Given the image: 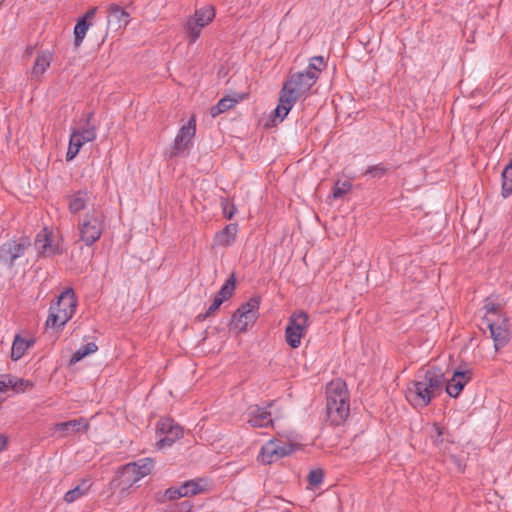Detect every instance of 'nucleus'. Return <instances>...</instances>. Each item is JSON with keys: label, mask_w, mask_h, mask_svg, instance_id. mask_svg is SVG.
Returning a JSON list of instances; mask_svg holds the SVG:
<instances>
[{"label": "nucleus", "mask_w": 512, "mask_h": 512, "mask_svg": "<svg viewBox=\"0 0 512 512\" xmlns=\"http://www.w3.org/2000/svg\"><path fill=\"white\" fill-rule=\"evenodd\" d=\"M471 373L467 371H455L452 378L447 382L446 392L449 396L456 398L465 385L470 381Z\"/></svg>", "instance_id": "6ab92c4d"}, {"label": "nucleus", "mask_w": 512, "mask_h": 512, "mask_svg": "<svg viewBox=\"0 0 512 512\" xmlns=\"http://www.w3.org/2000/svg\"><path fill=\"white\" fill-rule=\"evenodd\" d=\"M97 11L98 8L93 7L77 21L74 27V44L76 47H79L82 44L88 29L93 25V19L95 18Z\"/></svg>", "instance_id": "dca6fc26"}, {"label": "nucleus", "mask_w": 512, "mask_h": 512, "mask_svg": "<svg viewBox=\"0 0 512 512\" xmlns=\"http://www.w3.org/2000/svg\"><path fill=\"white\" fill-rule=\"evenodd\" d=\"M309 326V316L304 311H299L289 317L285 329V340L291 348H298L301 339Z\"/></svg>", "instance_id": "1a4fd4ad"}, {"label": "nucleus", "mask_w": 512, "mask_h": 512, "mask_svg": "<svg viewBox=\"0 0 512 512\" xmlns=\"http://www.w3.org/2000/svg\"><path fill=\"white\" fill-rule=\"evenodd\" d=\"M224 302L223 299H221L219 296H215L211 305L208 307L205 316H210L213 312H215L221 304Z\"/></svg>", "instance_id": "58836bf2"}, {"label": "nucleus", "mask_w": 512, "mask_h": 512, "mask_svg": "<svg viewBox=\"0 0 512 512\" xmlns=\"http://www.w3.org/2000/svg\"><path fill=\"white\" fill-rule=\"evenodd\" d=\"M89 200L90 197L87 191L80 190L75 192L69 197V211L72 214L79 213L80 211L84 210L87 207Z\"/></svg>", "instance_id": "b1692460"}, {"label": "nucleus", "mask_w": 512, "mask_h": 512, "mask_svg": "<svg viewBox=\"0 0 512 512\" xmlns=\"http://www.w3.org/2000/svg\"><path fill=\"white\" fill-rule=\"evenodd\" d=\"M238 225L231 223L226 225L222 231L216 234L214 242L217 246L228 247L231 246L237 236Z\"/></svg>", "instance_id": "412c9836"}, {"label": "nucleus", "mask_w": 512, "mask_h": 512, "mask_svg": "<svg viewBox=\"0 0 512 512\" xmlns=\"http://www.w3.org/2000/svg\"><path fill=\"white\" fill-rule=\"evenodd\" d=\"M215 17L212 6H205L195 11L194 15L186 23L187 36L190 43L196 42L200 37L202 29L207 26Z\"/></svg>", "instance_id": "9b49d317"}, {"label": "nucleus", "mask_w": 512, "mask_h": 512, "mask_svg": "<svg viewBox=\"0 0 512 512\" xmlns=\"http://www.w3.org/2000/svg\"><path fill=\"white\" fill-rule=\"evenodd\" d=\"M52 53L50 51H44L37 55L34 65L31 70L33 78H40L50 67L52 61Z\"/></svg>", "instance_id": "5701e85b"}, {"label": "nucleus", "mask_w": 512, "mask_h": 512, "mask_svg": "<svg viewBox=\"0 0 512 512\" xmlns=\"http://www.w3.org/2000/svg\"><path fill=\"white\" fill-rule=\"evenodd\" d=\"M484 309H485L484 321H485V323H487V319H490L489 315H495L498 311V307L493 303H487L484 305Z\"/></svg>", "instance_id": "ea45409f"}, {"label": "nucleus", "mask_w": 512, "mask_h": 512, "mask_svg": "<svg viewBox=\"0 0 512 512\" xmlns=\"http://www.w3.org/2000/svg\"><path fill=\"white\" fill-rule=\"evenodd\" d=\"M8 388V384L6 383V379L4 376H0V391L3 392Z\"/></svg>", "instance_id": "37998d69"}, {"label": "nucleus", "mask_w": 512, "mask_h": 512, "mask_svg": "<svg viewBox=\"0 0 512 512\" xmlns=\"http://www.w3.org/2000/svg\"><path fill=\"white\" fill-rule=\"evenodd\" d=\"M443 384L444 374L441 369H426L407 386L406 399L415 408H424L442 392Z\"/></svg>", "instance_id": "f03ea898"}, {"label": "nucleus", "mask_w": 512, "mask_h": 512, "mask_svg": "<svg viewBox=\"0 0 512 512\" xmlns=\"http://www.w3.org/2000/svg\"><path fill=\"white\" fill-rule=\"evenodd\" d=\"M486 326L490 331V335L494 341V346L496 350L507 344L510 335L506 327L505 321H502L501 324H498L496 323V321L492 319H487Z\"/></svg>", "instance_id": "a211bd4d"}, {"label": "nucleus", "mask_w": 512, "mask_h": 512, "mask_svg": "<svg viewBox=\"0 0 512 512\" xmlns=\"http://www.w3.org/2000/svg\"><path fill=\"white\" fill-rule=\"evenodd\" d=\"M32 341L25 340L20 335H16L12 343L11 358L14 361L19 360L32 345Z\"/></svg>", "instance_id": "c85d7f7f"}, {"label": "nucleus", "mask_w": 512, "mask_h": 512, "mask_svg": "<svg viewBox=\"0 0 512 512\" xmlns=\"http://www.w3.org/2000/svg\"><path fill=\"white\" fill-rule=\"evenodd\" d=\"M77 300L72 288L65 289L57 301L51 304L49 315L46 320V327L59 329L63 327L75 313Z\"/></svg>", "instance_id": "20e7f679"}, {"label": "nucleus", "mask_w": 512, "mask_h": 512, "mask_svg": "<svg viewBox=\"0 0 512 512\" xmlns=\"http://www.w3.org/2000/svg\"><path fill=\"white\" fill-rule=\"evenodd\" d=\"M196 122L192 117L187 124L183 125L174 140V144L171 147L170 156L178 157L183 156L187 153L191 140L195 136Z\"/></svg>", "instance_id": "f8f14e48"}, {"label": "nucleus", "mask_w": 512, "mask_h": 512, "mask_svg": "<svg viewBox=\"0 0 512 512\" xmlns=\"http://www.w3.org/2000/svg\"><path fill=\"white\" fill-rule=\"evenodd\" d=\"M502 194L504 197L512 194V161L502 172Z\"/></svg>", "instance_id": "7c9ffc66"}, {"label": "nucleus", "mask_w": 512, "mask_h": 512, "mask_svg": "<svg viewBox=\"0 0 512 512\" xmlns=\"http://www.w3.org/2000/svg\"><path fill=\"white\" fill-rule=\"evenodd\" d=\"M235 284H236V279H235L234 274H232L222 285L217 296H219L224 301L228 300L233 295V292L235 290Z\"/></svg>", "instance_id": "473e14b6"}, {"label": "nucleus", "mask_w": 512, "mask_h": 512, "mask_svg": "<svg viewBox=\"0 0 512 512\" xmlns=\"http://www.w3.org/2000/svg\"><path fill=\"white\" fill-rule=\"evenodd\" d=\"M8 387H11L16 392H25L26 390L33 387L32 382L23 378H17L14 376H8L6 379Z\"/></svg>", "instance_id": "2f4dec72"}, {"label": "nucleus", "mask_w": 512, "mask_h": 512, "mask_svg": "<svg viewBox=\"0 0 512 512\" xmlns=\"http://www.w3.org/2000/svg\"><path fill=\"white\" fill-rule=\"evenodd\" d=\"M324 67H325V63H324L323 57L315 56L310 59L307 71L317 72L319 75Z\"/></svg>", "instance_id": "f704fd0d"}, {"label": "nucleus", "mask_w": 512, "mask_h": 512, "mask_svg": "<svg viewBox=\"0 0 512 512\" xmlns=\"http://www.w3.org/2000/svg\"><path fill=\"white\" fill-rule=\"evenodd\" d=\"M104 230L105 216L98 210L85 214L78 222L80 239L86 246H91L98 241Z\"/></svg>", "instance_id": "423d86ee"}, {"label": "nucleus", "mask_w": 512, "mask_h": 512, "mask_svg": "<svg viewBox=\"0 0 512 512\" xmlns=\"http://www.w3.org/2000/svg\"><path fill=\"white\" fill-rule=\"evenodd\" d=\"M247 422L252 427L263 428L272 424L271 412L268 407L251 406L247 412Z\"/></svg>", "instance_id": "f3484780"}, {"label": "nucleus", "mask_w": 512, "mask_h": 512, "mask_svg": "<svg viewBox=\"0 0 512 512\" xmlns=\"http://www.w3.org/2000/svg\"><path fill=\"white\" fill-rule=\"evenodd\" d=\"M87 427V422L83 418H80L57 423L54 425L53 429L56 433H59L61 437H66L85 431Z\"/></svg>", "instance_id": "aec40b11"}, {"label": "nucleus", "mask_w": 512, "mask_h": 512, "mask_svg": "<svg viewBox=\"0 0 512 512\" xmlns=\"http://www.w3.org/2000/svg\"><path fill=\"white\" fill-rule=\"evenodd\" d=\"M443 428L439 424H434L430 431V438L432 439L435 445H440L443 443Z\"/></svg>", "instance_id": "e433bc0d"}, {"label": "nucleus", "mask_w": 512, "mask_h": 512, "mask_svg": "<svg viewBox=\"0 0 512 512\" xmlns=\"http://www.w3.org/2000/svg\"><path fill=\"white\" fill-rule=\"evenodd\" d=\"M91 486L92 482L90 479H83L79 485L65 493L64 501L67 503H73L74 501L86 496L89 493Z\"/></svg>", "instance_id": "393cba45"}, {"label": "nucleus", "mask_w": 512, "mask_h": 512, "mask_svg": "<svg viewBox=\"0 0 512 512\" xmlns=\"http://www.w3.org/2000/svg\"><path fill=\"white\" fill-rule=\"evenodd\" d=\"M259 306V297H252L242 304L232 316L231 325L233 329L243 332L253 325L258 316Z\"/></svg>", "instance_id": "6e6552de"}, {"label": "nucleus", "mask_w": 512, "mask_h": 512, "mask_svg": "<svg viewBox=\"0 0 512 512\" xmlns=\"http://www.w3.org/2000/svg\"><path fill=\"white\" fill-rule=\"evenodd\" d=\"M35 246L39 253L45 256H52L58 252V248L53 244L50 234L44 229L35 239Z\"/></svg>", "instance_id": "4be33fe9"}, {"label": "nucleus", "mask_w": 512, "mask_h": 512, "mask_svg": "<svg viewBox=\"0 0 512 512\" xmlns=\"http://www.w3.org/2000/svg\"><path fill=\"white\" fill-rule=\"evenodd\" d=\"M236 212V208L232 205L230 209L227 208V205L223 206V213L227 219H231Z\"/></svg>", "instance_id": "a19ab883"}, {"label": "nucleus", "mask_w": 512, "mask_h": 512, "mask_svg": "<svg viewBox=\"0 0 512 512\" xmlns=\"http://www.w3.org/2000/svg\"><path fill=\"white\" fill-rule=\"evenodd\" d=\"M351 189V183L344 181V182H337L335 186L333 187V198L339 199L343 195H345L349 190Z\"/></svg>", "instance_id": "72a5a7b5"}, {"label": "nucleus", "mask_w": 512, "mask_h": 512, "mask_svg": "<svg viewBox=\"0 0 512 512\" xmlns=\"http://www.w3.org/2000/svg\"><path fill=\"white\" fill-rule=\"evenodd\" d=\"M7 445V437L4 435H0V453L5 450Z\"/></svg>", "instance_id": "79ce46f5"}, {"label": "nucleus", "mask_w": 512, "mask_h": 512, "mask_svg": "<svg viewBox=\"0 0 512 512\" xmlns=\"http://www.w3.org/2000/svg\"><path fill=\"white\" fill-rule=\"evenodd\" d=\"M202 487L200 486V483L195 480H189L184 482L179 487H170L168 488L164 495L165 497L170 500H178L183 497H190L199 494L202 492Z\"/></svg>", "instance_id": "2eb2a0df"}, {"label": "nucleus", "mask_w": 512, "mask_h": 512, "mask_svg": "<svg viewBox=\"0 0 512 512\" xmlns=\"http://www.w3.org/2000/svg\"><path fill=\"white\" fill-rule=\"evenodd\" d=\"M298 448L299 446L294 443H284L278 438L270 439L261 447L257 460L262 464H271L292 454Z\"/></svg>", "instance_id": "0eeeda50"}, {"label": "nucleus", "mask_w": 512, "mask_h": 512, "mask_svg": "<svg viewBox=\"0 0 512 512\" xmlns=\"http://www.w3.org/2000/svg\"><path fill=\"white\" fill-rule=\"evenodd\" d=\"M30 242L26 238H22L19 241L10 240L5 242L0 247V263L12 267L14 261L22 257L29 247Z\"/></svg>", "instance_id": "ddd939ff"}, {"label": "nucleus", "mask_w": 512, "mask_h": 512, "mask_svg": "<svg viewBox=\"0 0 512 512\" xmlns=\"http://www.w3.org/2000/svg\"><path fill=\"white\" fill-rule=\"evenodd\" d=\"M93 114L88 113L85 116V124L77 128L78 135L84 139V141L93 142L97 137L96 127L91 124Z\"/></svg>", "instance_id": "cd10ccee"}, {"label": "nucleus", "mask_w": 512, "mask_h": 512, "mask_svg": "<svg viewBox=\"0 0 512 512\" xmlns=\"http://www.w3.org/2000/svg\"><path fill=\"white\" fill-rule=\"evenodd\" d=\"M98 347L94 342H89L84 346L77 349L70 359L71 364H75L82 360L84 357L93 354L97 351Z\"/></svg>", "instance_id": "c756f323"}, {"label": "nucleus", "mask_w": 512, "mask_h": 512, "mask_svg": "<svg viewBox=\"0 0 512 512\" xmlns=\"http://www.w3.org/2000/svg\"><path fill=\"white\" fill-rule=\"evenodd\" d=\"M153 467L154 461L152 458H142L128 463L120 469L113 485L119 489L121 494H125L135 483L149 475Z\"/></svg>", "instance_id": "39448f33"}, {"label": "nucleus", "mask_w": 512, "mask_h": 512, "mask_svg": "<svg viewBox=\"0 0 512 512\" xmlns=\"http://www.w3.org/2000/svg\"><path fill=\"white\" fill-rule=\"evenodd\" d=\"M326 395L328 419L332 424L339 425L347 419L350 412L346 384L340 379L331 381L326 388Z\"/></svg>", "instance_id": "7ed1b4c3"}, {"label": "nucleus", "mask_w": 512, "mask_h": 512, "mask_svg": "<svg viewBox=\"0 0 512 512\" xmlns=\"http://www.w3.org/2000/svg\"><path fill=\"white\" fill-rule=\"evenodd\" d=\"M157 442L156 447L162 449L171 447L177 440L182 438L183 429L173 419H161L156 427Z\"/></svg>", "instance_id": "9d476101"}, {"label": "nucleus", "mask_w": 512, "mask_h": 512, "mask_svg": "<svg viewBox=\"0 0 512 512\" xmlns=\"http://www.w3.org/2000/svg\"><path fill=\"white\" fill-rule=\"evenodd\" d=\"M130 22V14L120 5L112 3L107 7V28L117 31L125 28Z\"/></svg>", "instance_id": "4468645a"}, {"label": "nucleus", "mask_w": 512, "mask_h": 512, "mask_svg": "<svg viewBox=\"0 0 512 512\" xmlns=\"http://www.w3.org/2000/svg\"><path fill=\"white\" fill-rule=\"evenodd\" d=\"M243 99V96L235 94L234 96H226L218 101V103L213 106L210 110V114L212 117H217L223 112L231 109L237 103H239Z\"/></svg>", "instance_id": "a878e982"}, {"label": "nucleus", "mask_w": 512, "mask_h": 512, "mask_svg": "<svg viewBox=\"0 0 512 512\" xmlns=\"http://www.w3.org/2000/svg\"><path fill=\"white\" fill-rule=\"evenodd\" d=\"M324 477L323 470L320 468L312 469L308 474V481L312 486H318L322 483Z\"/></svg>", "instance_id": "4c0bfd02"}, {"label": "nucleus", "mask_w": 512, "mask_h": 512, "mask_svg": "<svg viewBox=\"0 0 512 512\" xmlns=\"http://www.w3.org/2000/svg\"><path fill=\"white\" fill-rule=\"evenodd\" d=\"M387 170L388 169L380 163L369 166L365 171V175H370L373 178H381L386 174Z\"/></svg>", "instance_id": "c9c22d12"}, {"label": "nucleus", "mask_w": 512, "mask_h": 512, "mask_svg": "<svg viewBox=\"0 0 512 512\" xmlns=\"http://www.w3.org/2000/svg\"><path fill=\"white\" fill-rule=\"evenodd\" d=\"M88 143L87 141H84L82 137L78 135L77 128L72 127L71 133H70V139H69V146L66 153V160L71 161L73 160L76 155L79 153L80 149L84 144Z\"/></svg>", "instance_id": "bb28decb"}, {"label": "nucleus", "mask_w": 512, "mask_h": 512, "mask_svg": "<svg viewBox=\"0 0 512 512\" xmlns=\"http://www.w3.org/2000/svg\"><path fill=\"white\" fill-rule=\"evenodd\" d=\"M318 80L317 72L302 71L292 74L279 94V103L274 109V118L282 122L298 100H305Z\"/></svg>", "instance_id": "f257e3e1"}]
</instances>
